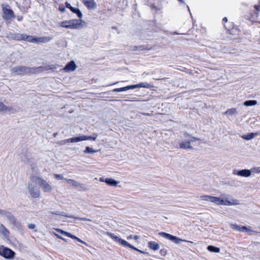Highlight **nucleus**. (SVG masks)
Here are the masks:
<instances>
[{
    "instance_id": "f257e3e1",
    "label": "nucleus",
    "mask_w": 260,
    "mask_h": 260,
    "mask_svg": "<svg viewBox=\"0 0 260 260\" xmlns=\"http://www.w3.org/2000/svg\"><path fill=\"white\" fill-rule=\"evenodd\" d=\"M53 69L50 66L39 67L37 68H29L25 66H17L11 69V73L15 75H24L27 74L39 73L44 70Z\"/></svg>"
},
{
    "instance_id": "f03ea898",
    "label": "nucleus",
    "mask_w": 260,
    "mask_h": 260,
    "mask_svg": "<svg viewBox=\"0 0 260 260\" xmlns=\"http://www.w3.org/2000/svg\"><path fill=\"white\" fill-rule=\"evenodd\" d=\"M212 203H213L217 205L224 206H234L239 204V201L233 198L229 197L224 199L223 196H221L220 197L213 196Z\"/></svg>"
},
{
    "instance_id": "7ed1b4c3",
    "label": "nucleus",
    "mask_w": 260,
    "mask_h": 260,
    "mask_svg": "<svg viewBox=\"0 0 260 260\" xmlns=\"http://www.w3.org/2000/svg\"><path fill=\"white\" fill-rule=\"evenodd\" d=\"M34 183L39 185L45 192H50L52 190L51 185L43 178L39 177H32Z\"/></svg>"
},
{
    "instance_id": "20e7f679",
    "label": "nucleus",
    "mask_w": 260,
    "mask_h": 260,
    "mask_svg": "<svg viewBox=\"0 0 260 260\" xmlns=\"http://www.w3.org/2000/svg\"><path fill=\"white\" fill-rule=\"evenodd\" d=\"M81 25V19H73L69 21H64L61 23V26L71 29H77L80 28Z\"/></svg>"
},
{
    "instance_id": "39448f33",
    "label": "nucleus",
    "mask_w": 260,
    "mask_h": 260,
    "mask_svg": "<svg viewBox=\"0 0 260 260\" xmlns=\"http://www.w3.org/2000/svg\"><path fill=\"white\" fill-rule=\"evenodd\" d=\"M34 182L28 183L27 190L29 194L34 198H39L41 197V191L40 189L34 184Z\"/></svg>"
},
{
    "instance_id": "423d86ee",
    "label": "nucleus",
    "mask_w": 260,
    "mask_h": 260,
    "mask_svg": "<svg viewBox=\"0 0 260 260\" xmlns=\"http://www.w3.org/2000/svg\"><path fill=\"white\" fill-rule=\"evenodd\" d=\"M2 9L4 14L3 16L4 19L10 21L15 18L14 12L10 8V6L3 4L2 5Z\"/></svg>"
},
{
    "instance_id": "0eeeda50",
    "label": "nucleus",
    "mask_w": 260,
    "mask_h": 260,
    "mask_svg": "<svg viewBox=\"0 0 260 260\" xmlns=\"http://www.w3.org/2000/svg\"><path fill=\"white\" fill-rule=\"evenodd\" d=\"M51 40L50 37H35L31 36H27L24 34V37L23 40H26L28 42L31 43H46L49 42Z\"/></svg>"
},
{
    "instance_id": "6e6552de",
    "label": "nucleus",
    "mask_w": 260,
    "mask_h": 260,
    "mask_svg": "<svg viewBox=\"0 0 260 260\" xmlns=\"http://www.w3.org/2000/svg\"><path fill=\"white\" fill-rule=\"evenodd\" d=\"M2 216L6 217L9 221V224L10 226L16 228H18L20 226V222L10 212L5 210Z\"/></svg>"
},
{
    "instance_id": "1a4fd4ad",
    "label": "nucleus",
    "mask_w": 260,
    "mask_h": 260,
    "mask_svg": "<svg viewBox=\"0 0 260 260\" xmlns=\"http://www.w3.org/2000/svg\"><path fill=\"white\" fill-rule=\"evenodd\" d=\"M15 255V252L11 249L3 245L0 246V255L5 258L12 259L14 257Z\"/></svg>"
},
{
    "instance_id": "9d476101",
    "label": "nucleus",
    "mask_w": 260,
    "mask_h": 260,
    "mask_svg": "<svg viewBox=\"0 0 260 260\" xmlns=\"http://www.w3.org/2000/svg\"><path fill=\"white\" fill-rule=\"evenodd\" d=\"M159 235L160 236H161L167 239H168L170 241L174 242L176 244H179L181 242H190L191 243H193L191 241H187V240H185L184 239H180L177 237L174 236L170 234L166 233L165 232H160L159 233Z\"/></svg>"
},
{
    "instance_id": "9b49d317",
    "label": "nucleus",
    "mask_w": 260,
    "mask_h": 260,
    "mask_svg": "<svg viewBox=\"0 0 260 260\" xmlns=\"http://www.w3.org/2000/svg\"><path fill=\"white\" fill-rule=\"evenodd\" d=\"M106 234L110 237L112 239H113L116 242L118 243L119 244L122 245L124 247H127V246H131V244L128 243L126 241L123 240L117 236H116L115 234L110 233V232H107Z\"/></svg>"
},
{
    "instance_id": "f8f14e48",
    "label": "nucleus",
    "mask_w": 260,
    "mask_h": 260,
    "mask_svg": "<svg viewBox=\"0 0 260 260\" xmlns=\"http://www.w3.org/2000/svg\"><path fill=\"white\" fill-rule=\"evenodd\" d=\"M106 234L110 237L112 239H113L116 242L118 243L119 244L122 245L124 247H127V246H131V244L128 243L126 241L123 240L117 236H116L115 234L110 233V232H107Z\"/></svg>"
},
{
    "instance_id": "ddd939ff",
    "label": "nucleus",
    "mask_w": 260,
    "mask_h": 260,
    "mask_svg": "<svg viewBox=\"0 0 260 260\" xmlns=\"http://www.w3.org/2000/svg\"><path fill=\"white\" fill-rule=\"evenodd\" d=\"M231 228L236 231L242 232H246L249 233V234H251L252 233H254V231L251 230L250 228H247L245 226H240L237 224L231 223L230 224Z\"/></svg>"
},
{
    "instance_id": "4468645a",
    "label": "nucleus",
    "mask_w": 260,
    "mask_h": 260,
    "mask_svg": "<svg viewBox=\"0 0 260 260\" xmlns=\"http://www.w3.org/2000/svg\"><path fill=\"white\" fill-rule=\"evenodd\" d=\"M0 237L7 240L10 237V232L2 223H0Z\"/></svg>"
},
{
    "instance_id": "2eb2a0df",
    "label": "nucleus",
    "mask_w": 260,
    "mask_h": 260,
    "mask_svg": "<svg viewBox=\"0 0 260 260\" xmlns=\"http://www.w3.org/2000/svg\"><path fill=\"white\" fill-rule=\"evenodd\" d=\"M76 67L75 62L72 60L66 64L62 70L66 72H73L75 70Z\"/></svg>"
},
{
    "instance_id": "dca6fc26",
    "label": "nucleus",
    "mask_w": 260,
    "mask_h": 260,
    "mask_svg": "<svg viewBox=\"0 0 260 260\" xmlns=\"http://www.w3.org/2000/svg\"><path fill=\"white\" fill-rule=\"evenodd\" d=\"M233 174L235 175H237L239 176L244 177H248L251 174V171L248 169H244L242 170H240L238 171L237 173H235V171L233 172Z\"/></svg>"
},
{
    "instance_id": "f3484780",
    "label": "nucleus",
    "mask_w": 260,
    "mask_h": 260,
    "mask_svg": "<svg viewBox=\"0 0 260 260\" xmlns=\"http://www.w3.org/2000/svg\"><path fill=\"white\" fill-rule=\"evenodd\" d=\"M83 3L89 10L94 9L96 7V4L94 0H85Z\"/></svg>"
},
{
    "instance_id": "a211bd4d",
    "label": "nucleus",
    "mask_w": 260,
    "mask_h": 260,
    "mask_svg": "<svg viewBox=\"0 0 260 260\" xmlns=\"http://www.w3.org/2000/svg\"><path fill=\"white\" fill-rule=\"evenodd\" d=\"M65 5L66 7L67 8L70 9L72 12H73L74 13H76L79 18L81 17V12H80L79 9L73 7L68 2H66Z\"/></svg>"
},
{
    "instance_id": "6ab92c4d",
    "label": "nucleus",
    "mask_w": 260,
    "mask_h": 260,
    "mask_svg": "<svg viewBox=\"0 0 260 260\" xmlns=\"http://www.w3.org/2000/svg\"><path fill=\"white\" fill-rule=\"evenodd\" d=\"M20 110V108L18 107H13L6 106V108L5 109V112H6L9 114H14L15 113L18 112Z\"/></svg>"
},
{
    "instance_id": "aec40b11",
    "label": "nucleus",
    "mask_w": 260,
    "mask_h": 260,
    "mask_svg": "<svg viewBox=\"0 0 260 260\" xmlns=\"http://www.w3.org/2000/svg\"><path fill=\"white\" fill-rule=\"evenodd\" d=\"M259 134L257 133H251L247 135H244L241 136L242 138L245 140H250L255 137L259 135Z\"/></svg>"
},
{
    "instance_id": "412c9836",
    "label": "nucleus",
    "mask_w": 260,
    "mask_h": 260,
    "mask_svg": "<svg viewBox=\"0 0 260 260\" xmlns=\"http://www.w3.org/2000/svg\"><path fill=\"white\" fill-rule=\"evenodd\" d=\"M24 37V34H10V38L15 40H23Z\"/></svg>"
},
{
    "instance_id": "4be33fe9",
    "label": "nucleus",
    "mask_w": 260,
    "mask_h": 260,
    "mask_svg": "<svg viewBox=\"0 0 260 260\" xmlns=\"http://www.w3.org/2000/svg\"><path fill=\"white\" fill-rule=\"evenodd\" d=\"M135 88H149L151 87H153V86L151 85L150 83H148L147 82H142L139 84L134 85Z\"/></svg>"
},
{
    "instance_id": "5701e85b",
    "label": "nucleus",
    "mask_w": 260,
    "mask_h": 260,
    "mask_svg": "<svg viewBox=\"0 0 260 260\" xmlns=\"http://www.w3.org/2000/svg\"><path fill=\"white\" fill-rule=\"evenodd\" d=\"M180 148L182 149H192V147L190 145V141H183L180 144Z\"/></svg>"
},
{
    "instance_id": "b1692460",
    "label": "nucleus",
    "mask_w": 260,
    "mask_h": 260,
    "mask_svg": "<svg viewBox=\"0 0 260 260\" xmlns=\"http://www.w3.org/2000/svg\"><path fill=\"white\" fill-rule=\"evenodd\" d=\"M133 89H135L134 85L127 86H125L124 87L115 88L113 90V92H121V91H126L127 90Z\"/></svg>"
},
{
    "instance_id": "393cba45",
    "label": "nucleus",
    "mask_w": 260,
    "mask_h": 260,
    "mask_svg": "<svg viewBox=\"0 0 260 260\" xmlns=\"http://www.w3.org/2000/svg\"><path fill=\"white\" fill-rule=\"evenodd\" d=\"M106 183L110 186H117L119 182L115 180L112 178H106Z\"/></svg>"
},
{
    "instance_id": "a878e982",
    "label": "nucleus",
    "mask_w": 260,
    "mask_h": 260,
    "mask_svg": "<svg viewBox=\"0 0 260 260\" xmlns=\"http://www.w3.org/2000/svg\"><path fill=\"white\" fill-rule=\"evenodd\" d=\"M148 246L151 249L153 250H157L159 248V244L153 241L149 242Z\"/></svg>"
},
{
    "instance_id": "bb28decb",
    "label": "nucleus",
    "mask_w": 260,
    "mask_h": 260,
    "mask_svg": "<svg viewBox=\"0 0 260 260\" xmlns=\"http://www.w3.org/2000/svg\"><path fill=\"white\" fill-rule=\"evenodd\" d=\"M65 180H66L67 183L70 186H74V187H77V186H79L80 185V183L77 182V181H76L74 180H73V179H66Z\"/></svg>"
},
{
    "instance_id": "cd10ccee",
    "label": "nucleus",
    "mask_w": 260,
    "mask_h": 260,
    "mask_svg": "<svg viewBox=\"0 0 260 260\" xmlns=\"http://www.w3.org/2000/svg\"><path fill=\"white\" fill-rule=\"evenodd\" d=\"M224 114L231 116L237 114V110L236 108H231L225 111Z\"/></svg>"
},
{
    "instance_id": "c85d7f7f",
    "label": "nucleus",
    "mask_w": 260,
    "mask_h": 260,
    "mask_svg": "<svg viewBox=\"0 0 260 260\" xmlns=\"http://www.w3.org/2000/svg\"><path fill=\"white\" fill-rule=\"evenodd\" d=\"M58 231L59 232H60V233H61L62 234L65 235L69 237H71V238H74V239H77L78 241L81 242V240L80 239L76 238L75 236H74L73 235H72L70 233H69L68 232H64V231H63L62 230H58Z\"/></svg>"
},
{
    "instance_id": "c756f323",
    "label": "nucleus",
    "mask_w": 260,
    "mask_h": 260,
    "mask_svg": "<svg viewBox=\"0 0 260 260\" xmlns=\"http://www.w3.org/2000/svg\"><path fill=\"white\" fill-rule=\"evenodd\" d=\"M207 249L210 252L216 253L219 252L220 250L219 248L212 245L208 246Z\"/></svg>"
},
{
    "instance_id": "7c9ffc66",
    "label": "nucleus",
    "mask_w": 260,
    "mask_h": 260,
    "mask_svg": "<svg viewBox=\"0 0 260 260\" xmlns=\"http://www.w3.org/2000/svg\"><path fill=\"white\" fill-rule=\"evenodd\" d=\"M257 104L256 100H249L246 101L244 103V105L245 106H255Z\"/></svg>"
},
{
    "instance_id": "2f4dec72",
    "label": "nucleus",
    "mask_w": 260,
    "mask_h": 260,
    "mask_svg": "<svg viewBox=\"0 0 260 260\" xmlns=\"http://www.w3.org/2000/svg\"><path fill=\"white\" fill-rule=\"evenodd\" d=\"M98 135L94 134L93 136H87L82 135V141L92 140L95 141L97 138Z\"/></svg>"
},
{
    "instance_id": "473e14b6",
    "label": "nucleus",
    "mask_w": 260,
    "mask_h": 260,
    "mask_svg": "<svg viewBox=\"0 0 260 260\" xmlns=\"http://www.w3.org/2000/svg\"><path fill=\"white\" fill-rule=\"evenodd\" d=\"M98 152L97 150H93L92 148L90 147H86V149L84 150V153H89V154H93L94 153H95Z\"/></svg>"
},
{
    "instance_id": "72a5a7b5",
    "label": "nucleus",
    "mask_w": 260,
    "mask_h": 260,
    "mask_svg": "<svg viewBox=\"0 0 260 260\" xmlns=\"http://www.w3.org/2000/svg\"><path fill=\"white\" fill-rule=\"evenodd\" d=\"M212 197L213 196H209V195H203V196H201L200 197V198L202 200L206 201H209V202H212Z\"/></svg>"
},
{
    "instance_id": "f704fd0d",
    "label": "nucleus",
    "mask_w": 260,
    "mask_h": 260,
    "mask_svg": "<svg viewBox=\"0 0 260 260\" xmlns=\"http://www.w3.org/2000/svg\"><path fill=\"white\" fill-rule=\"evenodd\" d=\"M81 141V137H80L72 138L68 139V142H70V143L78 142H80Z\"/></svg>"
},
{
    "instance_id": "c9c22d12",
    "label": "nucleus",
    "mask_w": 260,
    "mask_h": 260,
    "mask_svg": "<svg viewBox=\"0 0 260 260\" xmlns=\"http://www.w3.org/2000/svg\"><path fill=\"white\" fill-rule=\"evenodd\" d=\"M55 178L57 180H63L65 179L61 174H54V175Z\"/></svg>"
},
{
    "instance_id": "e433bc0d",
    "label": "nucleus",
    "mask_w": 260,
    "mask_h": 260,
    "mask_svg": "<svg viewBox=\"0 0 260 260\" xmlns=\"http://www.w3.org/2000/svg\"><path fill=\"white\" fill-rule=\"evenodd\" d=\"M6 108V106L3 103L0 102V112H5V109Z\"/></svg>"
},
{
    "instance_id": "4c0bfd02",
    "label": "nucleus",
    "mask_w": 260,
    "mask_h": 260,
    "mask_svg": "<svg viewBox=\"0 0 260 260\" xmlns=\"http://www.w3.org/2000/svg\"><path fill=\"white\" fill-rule=\"evenodd\" d=\"M127 247H129V248H131L135 250H136L137 251H139V252L140 253H146L144 251H143L141 250H139L138 249V248H137L136 247H135L134 246H133L132 245H131V246H127Z\"/></svg>"
},
{
    "instance_id": "58836bf2",
    "label": "nucleus",
    "mask_w": 260,
    "mask_h": 260,
    "mask_svg": "<svg viewBox=\"0 0 260 260\" xmlns=\"http://www.w3.org/2000/svg\"><path fill=\"white\" fill-rule=\"evenodd\" d=\"M187 137H188V139H189L190 140L191 142H193V141L198 140V139H197L195 137H191L190 136H189L188 135H186V136L185 137V138H187Z\"/></svg>"
},
{
    "instance_id": "ea45409f",
    "label": "nucleus",
    "mask_w": 260,
    "mask_h": 260,
    "mask_svg": "<svg viewBox=\"0 0 260 260\" xmlns=\"http://www.w3.org/2000/svg\"><path fill=\"white\" fill-rule=\"evenodd\" d=\"M36 225L35 224H29L27 226L28 228L29 229H34L36 228Z\"/></svg>"
},
{
    "instance_id": "a19ab883",
    "label": "nucleus",
    "mask_w": 260,
    "mask_h": 260,
    "mask_svg": "<svg viewBox=\"0 0 260 260\" xmlns=\"http://www.w3.org/2000/svg\"><path fill=\"white\" fill-rule=\"evenodd\" d=\"M160 253L161 255L165 256L167 254V251L165 249H161L160 251Z\"/></svg>"
},
{
    "instance_id": "79ce46f5",
    "label": "nucleus",
    "mask_w": 260,
    "mask_h": 260,
    "mask_svg": "<svg viewBox=\"0 0 260 260\" xmlns=\"http://www.w3.org/2000/svg\"><path fill=\"white\" fill-rule=\"evenodd\" d=\"M67 143H68V139L67 140H63V141H61L59 142L60 144V145H64L65 144H66Z\"/></svg>"
},
{
    "instance_id": "37998d69",
    "label": "nucleus",
    "mask_w": 260,
    "mask_h": 260,
    "mask_svg": "<svg viewBox=\"0 0 260 260\" xmlns=\"http://www.w3.org/2000/svg\"><path fill=\"white\" fill-rule=\"evenodd\" d=\"M55 235L57 238H59V239H62V240H63V241H66V242L67 241V240H66L65 239L63 238L62 237H61L60 236L58 235V234H55Z\"/></svg>"
},
{
    "instance_id": "c03bdc74",
    "label": "nucleus",
    "mask_w": 260,
    "mask_h": 260,
    "mask_svg": "<svg viewBox=\"0 0 260 260\" xmlns=\"http://www.w3.org/2000/svg\"><path fill=\"white\" fill-rule=\"evenodd\" d=\"M99 180L101 182H106V178H105L104 177H101V178H100Z\"/></svg>"
},
{
    "instance_id": "a18cd8bd",
    "label": "nucleus",
    "mask_w": 260,
    "mask_h": 260,
    "mask_svg": "<svg viewBox=\"0 0 260 260\" xmlns=\"http://www.w3.org/2000/svg\"><path fill=\"white\" fill-rule=\"evenodd\" d=\"M59 10L62 13L64 12L66 10L65 8L63 7H59Z\"/></svg>"
},
{
    "instance_id": "49530a36",
    "label": "nucleus",
    "mask_w": 260,
    "mask_h": 260,
    "mask_svg": "<svg viewBox=\"0 0 260 260\" xmlns=\"http://www.w3.org/2000/svg\"><path fill=\"white\" fill-rule=\"evenodd\" d=\"M235 31H237L238 33L239 32V30L237 29H233L231 30V34H233Z\"/></svg>"
},
{
    "instance_id": "de8ad7c7",
    "label": "nucleus",
    "mask_w": 260,
    "mask_h": 260,
    "mask_svg": "<svg viewBox=\"0 0 260 260\" xmlns=\"http://www.w3.org/2000/svg\"><path fill=\"white\" fill-rule=\"evenodd\" d=\"M5 210L0 209V216H2L4 214Z\"/></svg>"
},
{
    "instance_id": "09e8293b",
    "label": "nucleus",
    "mask_w": 260,
    "mask_h": 260,
    "mask_svg": "<svg viewBox=\"0 0 260 260\" xmlns=\"http://www.w3.org/2000/svg\"><path fill=\"white\" fill-rule=\"evenodd\" d=\"M133 237H134V236L132 235H131L127 237V239L131 240L132 239H133Z\"/></svg>"
},
{
    "instance_id": "8fccbe9b",
    "label": "nucleus",
    "mask_w": 260,
    "mask_h": 260,
    "mask_svg": "<svg viewBox=\"0 0 260 260\" xmlns=\"http://www.w3.org/2000/svg\"><path fill=\"white\" fill-rule=\"evenodd\" d=\"M133 239H134L135 240H137L139 239V237L138 235H135L134 236V237H133Z\"/></svg>"
},
{
    "instance_id": "3c124183",
    "label": "nucleus",
    "mask_w": 260,
    "mask_h": 260,
    "mask_svg": "<svg viewBox=\"0 0 260 260\" xmlns=\"http://www.w3.org/2000/svg\"><path fill=\"white\" fill-rule=\"evenodd\" d=\"M52 214H56V215H61V214H60L59 212H58V211L52 212Z\"/></svg>"
},
{
    "instance_id": "603ef678",
    "label": "nucleus",
    "mask_w": 260,
    "mask_h": 260,
    "mask_svg": "<svg viewBox=\"0 0 260 260\" xmlns=\"http://www.w3.org/2000/svg\"><path fill=\"white\" fill-rule=\"evenodd\" d=\"M143 49H147V50H150L152 49V47L148 48V47H145V48H143V49H141V50H143Z\"/></svg>"
},
{
    "instance_id": "864d4df0",
    "label": "nucleus",
    "mask_w": 260,
    "mask_h": 260,
    "mask_svg": "<svg viewBox=\"0 0 260 260\" xmlns=\"http://www.w3.org/2000/svg\"><path fill=\"white\" fill-rule=\"evenodd\" d=\"M222 21L223 22H226L228 21V19L226 17H224L222 19Z\"/></svg>"
},
{
    "instance_id": "5fc2aeb1",
    "label": "nucleus",
    "mask_w": 260,
    "mask_h": 260,
    "mask_svg": "<svg viewBox=\"0 0 260 260\" xmlns=\"http://www.w3.org/2000/svg\"><path fill=\"white\" fill-rule=\"evenodd\" d=\"M17 20L19 21H21L22 20V16H19L17 17Z\"/></svg>"
},
{
    "instance_id": "6e6d98bb",
    "label": "nucleus",
    "mask_w": 260,
    "mask_h": 260,
    "mask_svg": "<svg viewBox=\"0 0 260 260\" xmlns=\"http://www.w3.org/2000/svg\"><path fill=\"white\" fill-rule=\"evenodd\" d=\"M228 51V50L225 47H224V48H223V52L224 53H226Z\"/></svg>"
},
{
    "instance_id": "4d7b16f0",
    "label": "nucleus",
    "mask_w": 260,
    "mask_h": 260,
    "mask_svg": "<svg viewBox=\"0 0 260 260\" xmlns=\"http://www.w3.org/2000/svg\"><path fill=\"white\" fill-rule=\"evenodd\" d=\"M141 114L143 115H149V114L148 113H141Z\"/></svg>"
},
{
    "instance_id": "13d9d810",
    "label": "nucleus",
    "mask_w": 260,
    "mask_h": 260,
    "mask_svg": "<svg viewBox=\"0 0 260 260\" xmlns=\"http://www.w3.org/2000/svg\"><path fill=\"white\" fill-rule=\"evenodd\" d=\"M82 220H88L87 219H86V218H82Z\"/></svg>"
},
{
    "instance_id": "bf43d9fd",
    "label": "nucleus",
    "mask_w": 260,
    "mask_h": 260,
    "mask_svg": "<svg viewBox=\"0 0 260 260\" xmlns=\"http://www.w3.org/2000/svg\"><path fill=\"white\" fill-rule=\"evenodd\" d=\"M187 9H188V11L190 12V9H189V7L187 6Z\"/></svg>"
},
{
    "instance_id": "052dcab7",
    "label": "nucleus",
    "mask_w": 260,
    "mask_h": 260,
    "mask_svg": "<svg viewBox=\"0 0 260 260\" xmlns=\"http://www.w3.org/2000/svg\"><path fill=\"white\" fill-rule=\"evenodd\" d=\"M82 244H85V242H84L83 241H82Z\"/></svg>"
},
{
    "instance_id": "680f3d73",
    "label": "nucleus",
    "mask_w": 260,
    "mask_h": 260,
    "mask_svg": "<svg viewBox=\"0 0 260 260\" xmlns=\"http://www.w3.org/2000/svg\"><path fill=\"white\" fill-rule=\"evenodd\" d=\"M117 83V82H116V83H113V84H112V85L115 84H116Z\"/></svg>"
}]
</instances>
